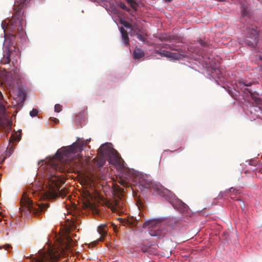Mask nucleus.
I'll return each mask as SVG.
<instances>
[{"label": "nucleus", "instance_id": "nucleus-9", "mask_svg": "<svg viewBox=\"0 0 262 262\" xmlns=\"http://www.w3.org/2000/svg\"><path fill=\"white\" fill-rule=\"evenodd\" d=\"M258 33L255 29H252L248 32L245 38V42L251 47H255L258 42Z\"/></svg>", "mask_w": 262, "mask_h": 262}, {"label": "nucleus", "instance_id": "nucleus-1", "mask_svg": "<svg viewBox=\"0 0 262 262\" xmlns=\"http://www.w3.org/2000/svg\"><path fill=\"white\" fill-rule=\"evenodd\" d=\"M85 145L83 143L74 142L67 148L62 156L57 151L55 156L49 162V165L54 170L59 171L55 174L49 176L47 180V185L49 187V192L53 196H66V190L60 189L61 185L64 183L65 177L59 173L70 172L78 169L81 164L80 160L78 158L68 159L67 157L69 155L81 152L83 150V146Z\"/></svg>", "mask_w": 262, "mask_h": 262}, {"label": "nucleus", "instance_id": "nucleus-21", "mask_svg": "<svg viewBox=\"0 0 262 262\" xmlns=\"http://www.w3.org/2000/svg\"><path fill=\"white\" fill-rule=\"evenodd\" d=\"M246 90L251 94V97L257 104H259L261 103V99L259 98L254 96L251 90L247 89Z\"/></svg>", "mask_w": 262, "mask_h": 262}, {"label": "nucleus", "instance_id": "nucleus-38", "mask_svg": "<svg viewBox=\"0 0 262 262\" xmlns=\"http://www.w3.org/2000/svg\"><path fill=\"white\" fill-rule=\"evenodd\" d=\"M171 50H177L176 49H173V48H170Z\"/></svg>", "mask_w": 262, "mask_h": 262}, {"label": "nucleus", "instance_id": "nucleus-36", "mask_svg": "<svg viewBox=\"0 0 262 262\" xmlns=\"http://www.w3.org/2000/svg\"><path fill=\"white\" fill-rule=\"evenodd\" d=\"M172 1V0H165V2L166 3H170Z\"/></svg>", "mask_w": 262, "mask_h": 262}, {"label": "nucleus", "instance_id": "nucleus-33", "mask_svg": "<svg viewBox=\"0 0 262 262\" xmlns=\"http://www.w3.org/2000/svg\"><path fill=\"white\" fill-rule=\"evenodd\" d=\"M3 95L1 93V92L0 91V102L3 100Z\"/></svg>", "mask_w": 262, "mask_h": 262}, {"label": "nucleus", "instance_id": "nucleus-28", "mask_svg": "<svg viewBox=\"0 0 262 262\" xmlns=\"http://www.w3.org/2000/svg\"><path fill=\"white\" fill-rule=\"evenodd\" d=\"M2 247L6 250H9V249L12 248L11 246L9 244H6L5 245H4L3 246L0 247V249H2Z\"/></svg>", "mask_w": 262, "mask_h": 262}, {"label": "nucleus", "instance_id": "nucleus-31", "mask_svg": "<svg viewBox=\"0 0 262 262\" xmlns=\"http://www.w3.org/2000/svg\"><path fill=\"white\" fill-rule=\"evenodd\" d=\"M199 42H200V43L202 46H206V42H204V41H203V40H200L199 41Z\"/></svg>", "mask_w": 262, "mask_h": 262}, {"label": "nucleus", "instance_id": "nucleus-14", "mask_svg": "<svg viewBox=\"0 0 262 262\" xmlns=\"http://www.w3.org/2000/svg\"><path fill=\"white\" fill-rule=\"evenodd\" d=\"M98 231L101 234V237L99 238L100 241H103V238L107 234L106 226L105 225H101L98 227Z\"/></svg>", "mask_w": 262, "mask_h": 262}, {"label": "nucleus", "instance_id": "nucleus-24", "mask_svg": "<svg viewBox=\"0 0 262 262\" xmlns=\"http://www.w3.org/2000/svg\"><path fill=\"white\" fill-rule=\"evenodd\" d=\"M127 223L131 226L134 227L137 225V221L134 220L133 219L128 220L127 221Z\"/></svg>", "mask_w": 262, "mask_h": 262}, {"label": "nucleus", "instance_id": "nucleus-30", "mask_svg": "<svg viewBox=\"0 0 262 262\" xmlns=\"http://www.w3.org/2000/svg\"><path fill=\"white\" fill-rule=\"evenodd\" d=\"M119 183L121 185H123V186H125V185H126L127 184L126 182L124 180H121L120 181H119Z\"/></svg>", "mask_w": 262, "mask_h": 262}, {"label": "nucleus", "instance_id": "nucleus-27", "mask_svg": "<svg viewBox=\"0 0 262 262\" xmlns=\"http://www.w3.org/2000/svg\"><path fill=\"white\" fill-rule=\"evenodd\" d=\"M119 6V7L121 8H122V9H123L124 10H127L128 11H129V9H127V8L126 6V5L124 3H120Z\"/></svg>", "mask_w": 262, "mask_h": 262}, {"label": "nucleus", "instance_id": "nucleus-23", "mask_svg": "<svg viewBox=\"0 0 262 262\" xmlns=\"http://www.w3.org/2000/svg\"><path fill=\"white\" fill-rule=\"evenodd\" d=\"M157 53L162 56H164V57H166L168 58L169 51L163 50H160L157 51Z\"/></svg>", "mask_w": 262, "mask_h": 262}, {"label": "nucleus", "instance_id": "nucleus-11", "mask_svg": "<svg viewBox=\"0 0 262 262\" xmlns=\"http://www.w3.org/2000/svg\"><path fill=\"white\" fill-rule=\"evenodd\" d=\"M173 208L180 212L183 213L187 210V206L178 198L171 204Z\"/></svg>", "mask_w": 262, "mask_h": 262}, {"label": "nucleus", "instance_id": "nucleus-15", "mask_svg": "<svg viewBox=\"0 0 262 262\" xmlns=\"http://www.w3.org/2000/svg\"><path fill=\"white\" fill-rule=\"evenodd\" d=\"M144 56V52L139 48H135L133 53V58L135 59H139Z\"/></svg>", "mask_w": 262, "mask_h": 262}, {"label": "nucleus", "instance_id": "nucleus-12", "mask_svg": "<svg viewBox=\"0 0 262 262\" xmlns=\"http://www.w3.org/2000/svg\"><path fill=\"white\" fill-rule=\"evenodd\" d=\"M181 224V220L176 217H172L166 221V225L172 228L178 227Z\"/></svg>", "mask_w": 262, "mask_h": 262}, {"label": "nucleus", "instance_id": "nucleus-18", "mask_svg": "<svg viewBox=\"0 0 262 262\" xmlns=\"http://www.w3.org/2000/svg\"><path fill=\"white\" fill-rule=\"evenodd\" d=\"M168 58L172 59L178 60L181 58V55L178 53L169 52Z\"/></svg>", "mask_w": 262, "mask_h": 262}, {"label": "nucleus", "instance_id": "nucleus-13", "mask_svg": "<svg viewBox=\"0 0 262 262\" xmlns=\"http://www.w3.org/2000/svg\"><path fill=\"white\" fill-rule=\"evenodd\" d=\"M231 193H234L235 194H237L239 193V192L238 190L233 187H231L229 189L226 190L224 192H221L219 196L223 197L224 196H226L231 197Z\"/></svg>", "mask_w": 262, "mask_h": 262}, {"label": "nucleus", "instance_id": "nucleus-16", "mask_svg": "<svg viewBox=\"0 0 262 262\" xmlns=\"http://www.w3.org/2000/svg\"><path fill=\"white\" fill-rule=\"evenodd\" d=\"M120 32H121L122 37L124 41V43L126 45H128L129 38L128 37L127 32L122 27H121L120 28Z\"/></svg>", "mask_w": 262, "mask_h": 262}, {"label": "nucleus", "instance_id": "nucleus-6", "mask_svg": "<svg viewBox=\"0 0 262 262\" xmlns=\"http://www.w3.org/2000/svg\"><path fill=\"white\" fill-rule=\"evenodd\" d=\"M5 22L2 23V27L4 30L5 39L3 43L4 50L5 52L4 54L3 59L2 62L3 64H8L10 61V55L11 49L10 47L13 46L15 43V35L17 31L13 32H10L8 30L6 27H5Z\"/></svg>", "mask_w": 262, "mask_h": 262}, {"label": "nucleus", "instance_id": "nucleus-35", "mask_svg": "<svg viewBox=\"0 0 262 262\" xmlns=\"http://www.w3.org/2000/svg\"><path fill=\"white\" fill-rule=\"evenodd\" d=\"M250 164L251 165L255 166V164L254 163V161H250Z\"/></svg>", "mask_w": 262, "mask_h": 262}, {"label": "nucleus", "instance_id": "nucleus-22", "mask_svg": "<svg viewBox=\"0 0 262 262\" xmlns=\"http://www.w3.org/2000/svg\"><path fill=\"white\" fill-rule=\"evenodd\" d=\"M14 148L12 145H10L6 150V156L9 157L13 153Z\"/></svg>", "mask_w": 262, "mask_h": 262}, {"label": "nucleus", "instance_id": "nucleus-8", "mask_svg": "<svg viewBox=\"0 0 262 262\" xmlns=\"http://www.w3.org/2000/svg\"><path fill=\"white\" fill-rule=\"evenodd\" d=\"M20 204L22 207H25L35 215H40V214L45 212L49 206L47 203H34L25 193L20 201Z\"/></svg>", "mask_w": 262, "mask_h": 262}, {"label": "nucleus", "instance_id": "nucleus-7", "mask_svg": "<svg viewBox=\"0 0 262 262\" xmlns=\"http://www.w3.org/2000/svg\"><path fill=\"white\" fill-rule=\"evenodd\" d=\"M143 228H149L148 233L151 236L163 237L167 233L165 226L159 220H151L143 223Z\"/></svg>", "mask_w": 262, "mask_h": 262}, {"label": "nucleus", "instance_id": "nucleus-20", "mask_svg": "<svg viewBox=\"0 0 262 262\" xmlns=\"http://www.w3.org/2000/svg\"><path fill=\"white\" fill-rule=\"evenodd\" d=\"M134 35H136L137 38L142 41L144 42L146 39L145 35L144 34L143 31L142 33H140V31L138 30L137 31V34H135Z\"/></svg>", "mask_w": 262, "mask_h": 262}, {"label": "nucleus", "instance_id": "nucleus-25", "mask_svg": "<svg viewBox=\"0 0 262 262\" xmlns=\"http://www.w3.org/2000/svg\"><path fill=\"white\" fill-rule=\"evenodd\" d=\"M38 113V110L36 108H33L31 111L30 112V115L32 117H35L36 116Z\"/></svg>", "mask_w": 262, "mask_h": 262}, {"label": "nucleus", "instance_id": "nucleus-19", "mask_svg": "<svg viewBox=\"0 0 262 262\" xmlns=\"http://www.w3.org/2000/svg\"><path fill=\"white\" fill-rule=\"evenodd\" d=\"M138 30L140 31V33H142V29H140L136 24H133V28H132L131 35H133L137 34V31H138Z\"/></svg>", "mask_w": 262, "mask_h": 262}, {"label": "nucleus", "instance_id": "nucleus-2", "mask_svg": "<svg viewBox=\"0 0 262 262\" xmlns=\"http://www.w3.org/2000/svg\"><path fill=\"white\" fill-rule=\"evenodd\" d=\"M74 245V242L70 235L66 234L54 245L48 246L47 250L44 248L40 250L37 254L32 256V262H56L70 252Z\"/></svg>", "mask_w": 262, "mask_h": 262}, {"label": "nucleus", "instance_id": "nucleus-34", "mask_svg": "<svg viewBox=\"0 0 262 262\" xmlns=\"http://www.w3.org/2000/svg\"><path fill=\"white\" fill-rule=\"evenodd\" d=\"M244 84L245 86H250L251 85V83H244Z\"/></svg>", "mask_w": 262, "mask_h": 262}, {"label": "nucleus", "instance_id": "nucleus-39", "mask_svg": "<svg viewBox=\"0 0 262 262\" xmlns=\"http://www.w3.org/2000/svg\"><path fill=\"white\" fill-rule=\"evenodd\" d=\"M54 121L56 122V121H58V120L56 118H54Z\"/></svg>", "mask_w": 262, "mask_h": 262}, {"label": "nucleus", "instance_id": "nucleus-4", "mask_svg": "<svg viewBox=\"0 0 262 262\" xmlns=\"http://www.w3.org/2000/svg\"><path fill=\"white\" fill-rule=\"evenodd\" d=\"M100 156L96 160L95 164L99 167L103 166L105 163V158H107L109 162L115 165L119 169L124 167L123 160L119 156L117 150L112 148L108 144L101 145L99 148Z\"/></svg>", "mask_w": 262, "mask_h": 262}, {"label": "nucleus", "instance_id": "nucleus-5", "mask_svg": "<svg viewBox=\"0 0 262 262\" xmlns=\"http://www.w3.org/2000/svg\"><path fill=\"white\" fill-rule=\"evenodd\" d=\"M136 179L143 187L152 189L154 193L163 196L170 204L177 198L173 192L162 185L154 184L146 180L143 176H138L136 177Z\"/></svg>", "mask_w": 262, "mask_h": 262}, {"label": "nucleus", "instance_id": "nucleus-10", "mask_svg": "<svg viewBox=\"0 0 262 262\" xmlns=\"http://www.w3.org/2000/svg\"><path fill=\"white\" fill-rule=\"evenodd\" d=\"M3 82L8 89H13L15 84L13 73L11 72H7L3 78Z\"/></svg>", "mask_w": 262, "mask_h": 262}, {"label": "nucleus", "instance_id": "nucleus-37", "mask_svg": "<svg viewBox=\"0 0 262 262\" xmlns=\"http://www.w3.org/2000/svg\"><path fill=\"white\" fill-rule=\"evenodd\" d=\"M215 71L217 72H219V70L218 69H215Z\"/></svg>", "mask_w": 262, "mask_h": 262}, {"label": "nucleus", "instance_id": "nucleus-26", "mask_svg": "<svg viewBox=\"0 0 262 262\" xmlns=\"http://www.w3.org/2000/svg\"><path fill=\"white\" fill-rule=\"evenodd\" d=\"M54 108L55 111L58 113L62 110V106L59 104H55Z\"/></svg>", "mask_w": 262, "mask_h": 262}, {"label": "nucleus", "instance_id": "nucleus-3", "mask_svg": "<svg viewBox=\"0 0 262 262\" xmlns=\"http://www.w3.org/2000/svg\"><path fill=\"white\" fill-rule=\"evenodd\" d=\"M30 0H16L14 6V13L11 19L7 23L6 21L5 27H7L8 31L10 32H13L17 31L18 34L23 35V28L21 25V22L23 20V15L24 12L22 9L24 6L27 5Z\"/></svg>", "mask_w": 262, "mask_h": 262}, {"label": "nucleus", "instance_id": "nucleus-17", "mask_svg": "<svg viewBox=\"0 0 262 262\" xmlns=\"http://www.w3.org/2000/svg\"><path fill=\"white\" fill-rule=\"evenodd\" d=\"M112 205L113 206L112 208V210L116 211L121 207V202L119 200H115L112 202Z\"/></svg>", "mask_w": 262, "mask_h": 262}, {"label": "nucleus", "instance_id": "nucleus-32", "mask_svg": "<svg viewBox=\"0 0 262 262\" xmlns=\"http://www.w3.org/2000/svg\"><path fill=\"white\" fill-rule=\"evenodd\" d=\"M0 108L1 110H5V106L3 105H0Z\"/></svg>", "mask_w": 262, "mask_h": 262}, {"label": "nucleus", "instance_id": "nucleus-29", "mask_svg": "<svg viewBox=\"0 0 262 262\" xmlns=\"http://www.w3.org/2000/svg\"><path fill=\"white\" fill-rule=\"evenodd\" d=\"M124 27H125L127 28L130 29L132 30V28H133V25H130V24L128 23H126L124 24Z\"/></svg>", "mask_w": 262, "mask_h": 262}]
</instances>
